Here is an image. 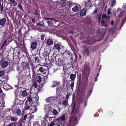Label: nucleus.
<instances>
[{
	"label": "nucleus",
	"instance_id": "f257e3e1",
	"mask_svg": "<svg viewBox=\"0 0 126 126\" xmlns=\"http://www.w3.org/2000/svg\"><path fill=\"white\" fill-rule=\"evenodd\" d=\"M36 70L38 74L42 75L43 76L46 77V79L48 78V71L46 69V67L43 65L40 64L38 65V66Z\"/></svg>",
	"mask_w": 126,
	"mask_h": 126
},
{
	"label": "nucleus",
	"instance_id": "f03ea898",
	"mask_svg": "<svg viewBox=\"0 0 126 126\" xmlns=\"http://www.w3.org/2000/svg\"><path fill=\"white\" fill-rule=\"evenodd\" d=\"M77 111H76L74 115H71L72 116L69 120V124L67 126H74L78 123V122L77 121V117H80L81 115H79Z\"/></svg>",
	"mask_w": 126,
	"mask_h": 126
},
{
	"label": "nucleus",
	"instance_id": "7ed1b4c3",
	"mask_svg": "<svg viewBox=\"0 0 126 126\" xmlns=\"http://www.w3.org/2000/svg\"><path fill=\"white\" fill-rule=\"evenodd\" d=\"M90 67L86 64H85L82 70L83 77H88L90 74Z\"/></svg>",
	"mask_w": 126,
	"mask_h": 126
},
{
	"label": "nucleus",
	"instance_id": "20e7f679",
	"mask_svg": "<svg viewBox=\"0 0 126 126\" xmlns=\"http://www.w3.org/2000/svg\"><path fill=\"white\" fill-rule=\"evenodd\" d=\"M22 67L25 70V71L26 70L27 71L25 72V75L26 76H28L30 73V70L29 63L28 62L23 63L22 64Z\"/></svg>",
	"mask_w": 126,
	"mask_h": 126
},
{
	"label": "nucleus",
	"instance_id": "39448f33",
	"mask_svg": "<svg viewBox=\"0 0 126 126\" xmlns=\"http://www.w3.org/2000/svg\"><path fill=\"white\" fill-rule=\"evenodd\" d=\"M26 78L23 75H19L18 76V83L19 84L22 86L25 84V82H26Z\"/></svg>",
	"mask_w": 126,
	"mask_h": 126
},
{
	"label": "nucleus",
	"instance_id": "423d86ee",
	"mask_svg": "<svg viewBox=\"0 0 126 126\" xmlns=\"http://www.w3.org/2000/svg\"><path fill=\"white\" fill-rule=\"evenodd\" d=\"M20 93H21V95L22 97H24L27 96L28 94V90L23 87H19L18 88Z\"/></svg>",
	"mask_w": 126,
	"mask_h": 126
},
{
	"label": "nucleus",
	"instance_id": "0eeeda50",
	"mask_svg": "<svg viewBox=\"0 0 126 126\" xmlns=\"http://www.w3.org/2000/svg\"><path fill=\"white\" fill-rule=\"evenodd\" d=\"M22 108L23 107L21 105L16 107L14 111L17 116H20L21 115V110H22Z\"/></svg>",
	"mask_w": 126,
	"mask_h": 126
},
{
	"label": "nucleus",
	"instance_id": "6e6552de",
	"mask_svg": "<svg viewBox=\"0 0 126 126\" xmlns=\"http://www.w3.org/2000/svg\"><path fill=\"white\" fill-rule=\"evenodd\" d=\"M33 93H31L28 96L26 101L25 103H28L32 105L33 102V101H32V99L33 98Z\"/></svg>",
	"mask_w": 126,
	"mask_h": 126
},
{
	"label": "nucleus",
	"instance_id": "1a4fd4ad",
	"mask_svg": "<svg viewBox=\"0 0 126 126\" xmlns=\"http://www.w3.org/2000/svg\"><path fill=\"white\" fill-rule=\"evenodd\" d=\"M15 98L17 99L18 100L20 101H22L25 100V99L23 98V97H22L21 94H20V93L16 91L15 92Z\"/></svg>",
	"mask_w": 126,
	"mask_h": 126
},
{
	"label": "nucleus",
	"instance_id": "9d476101",
	"mask_svg": "<svg viewBox=\"0 0 126 126\" xmlns=\"http://www.w3.org/2000/svg\"><path fill=\"white\" fill-rule=\"evenodd\" d=\"M76 77L75 74H71L70 75V78L71 79L72 82L71 84H70L71 86V88L72 90L73 89L74 86V81Z\"/></svg>",
	"mask_w": 126,
	"mask_h": 126
},
{
	"label": "nucleus",
	"instance_id": "9b49d317",
	"mask_svg": "<svg viewBox=\"0 0 126 126\" xmlns=\"http://www.w3.org/2000/svg\"><path fill=\"white\" fill-rule=\"evenodd\" d=\"M58 64L59 66H63V70L64 69V65L65 64L64 63V60L63 59H61V58H60L58 59Z\"/></svg>",
	"mask_w": 126,
	"mask_h": 126
},
{
	"label": "nucleus",
	"instance_id": "f8f14e48",
	"mask_svg": "<svg viewBox=\"0 0 126 126\" xmlns=\"http://www.w3.org/2000/svg\"><path fill=\"white\" fill-rule=\"evenodd\" d=\"M31 105L28 103H25V107L24 108V110L25 111H26L29 110H30V109L31 107Z\"/></svg>",
	"mask_w": 126,
	"mask_h": 126
},
{
	"label": "nucleus",
	"instance_id": "ddd939ff",
	"mask_svg": "<svg viewBox=\"0 0 126 126\" xmlns=\"http://www.w3.org/2000/svg\"><path fill=\"white\" fill-rule=\"evenodd\" d=\"M56 120L57 121H61L64 122L66 121L65 115L64 114H62L61 116L57 118Z\"/></svg>",
	"mask_w": 126,
	"mask_h": 126
},
{
	"label": "nucleus",
	"instance_id": "4468645a",
	"mask_svg": "<svg viewBox=\"0 0 126 126\" xmlns=\"http://www.w3.org/2000/svg\"><path fill=\"white\" fill-rule=\"evenodd\" d=\"M6 19L5 18H3L0 19V25L3 27L6 24Z\"/></svg>",
	"mask_w": 126,
	"mask_h": 126
},
{
	"label": "nucleus",
	"instance_id": "2eb2a0df",
	"mask_svg": "<svg viewBox=\"0 0 126 126\" xmlns=\"http://www.w3.org/2000/svg\"><path fill=\"white\" fill-rule=\"evenodd\" d=\"M53 85L51 87L54 88L59 86L60 84L59 81H53L52 82Z\"/></svg>",
	"mask_w": 126,
	"mask_h": 126
},
{
	"label": "nucleus",
	"instance_id": "dca6fc26",
	"mask_svg": "<svg viewBox=\"0 0 126 126\" xmlns=\"http://www.w3.org/2000/svg\"><path fill=\"white\" fill-rule=\"evenodd\" d=\"M30 65L31 66V69L32 71L33 72L35 71V70H36L35 69H37L38 66V65H36L35 63H30Z\"/></svg>",
	"mask_w": 126,
	"mask_h": 126
},
{
	"label": "nucleus",
	"instance_id": "f3484780",
	"mask_svg": "<svg viewBox=\"0 0 126 126\" xmlns=\"http://www.w3.org/2000/svg\"><path fill=\"white\" fill-rule=\"evenodd\" d=\"M37 43L35 41H34L31 44V48L34 50L36 48Z\"/></svg>",
	"mask_w": 126,
	"mask_h": 126
},
{
	"label": "nucleus",
	"instance_id": "a211bd4d",
	"mask_svg": "<svg viewBox=\"0 0 126 126\" xmlns=\"http://www.w3.org/2000/svg\"><path fill=\"white\" fill-rule=\"evenodd\" d=\"M83 85L85 86L87 85L88 83V77H83Z\"/></svg>",
	"mask_w": 126,
	"mask_h": 126
},
{
	"label": "nucleus",
	"instance_id": "6ab92c4d",
	"mask_svg": "<svg viewBox=\"0 0 126 126\" xmlns=\"http://www.w3.org/2000/svg\"><path fill=\"white\" fill-rule=\"evenodd\" d=\"M100 40L99 39L98 40L96 41L95 40L93 39H92L90 40H88L87 42V44L88 45H93L96 42V41H99Z\"/></svg>",
	"mask_w": 126,
	"mask_h": 126
},
{
	"label": "nucleus",
	"instance_id": "aec40b11",
	"mask_svg": "<svg viewBox=\"0 0 126 126\" xmlns=\"http://www.w3.org/2000/svg\"><path fill=\"white\" fill-rule=\"evenodd\" d=\"M37 107L35 106H32L30 109V111L32 113H33L36 112L37 111Z\"/></svg>",
	"mask_w": 126,
	"mask_h": 126
},
{
	"label": "nucleus",
	"instance_id": "412c9836",
	"mask_svg": "<svg viewBox=\"0 0 126 126\" xmlns=\"http://www.w3.org/2000/svg\"><path fill=\"white\" fill-rule=\"evenodd\" d=\"M54 48L58 51H59L61 49L60 44L59 43L55 44L54 45Z\"/></svg>",
	"mask_w": 126,
	"mask_h": 126
},
{
	"label": "nucleus",
	"instance_id": "4be33fe9",
	"mask_svg": "<svg viewBox=\"0 0 126 126\" xmlns=\"http://www.w3.org/2000/svg\"><path fill=\"white\" fill-rule=\"evenodd\" d=\"M16 69L20 74H21L23 73V71L25 70L22 67H17Z\"/></svg>",
	"mask_w": 126,
	"mask_h": 126
},
{
	"label": "nucleus",
	"instance_id": "5701e85b",
	"mask_svg": "<svg viewBox=\"0 0 126 126\" xmlns=\"http://www.w3.org/2000/svg\"><path fill=\"white\" fill-rule=\"evenodd\" d=\"M9 64V62L5 59H4L3 61L2 64V67L3 68H6Z\"/></svg>",
	"mask_w": 126,
	"mask_h": 126
},
{
	"label": "nucleus",
	"instance_id": "b1692460",
	"mask_svg": "<svg viewBox=\"0 0 126 126\" xmlns=\"http://www.w3.org/2000/svg\"><path fill=\"white\" fill-rule=\"evenodd\" d=\"M63 88L61 86L58 87L56 89V93L57 94H59L62 91Z\"/></svg>",
	"mask_w": 126,
	"mask_h": 126
},
{
	"label": "nucleus",
	"instance_id": "393cba45",
	"mask_svg": "<svg viewBox=\"0 0 126 126\" xmlns=\"http://www.w3.org/2000/svg\"><path fill=\"white\" fill-rule=\"evenodd\" d=\"M85 6L88 7H91L93 6L90 0H88L87 2L85 3Z\"/></svg>",
	"mask_w": 126,
	"mask_h": 126
},
{
	"label": "nucleus",
	"instance_id": "a878e982",
	"mask_svg": "<svg viewBox=\"0 0 126 126\" xmlns=\"http://www.w3.org/2000/svg\"><path fill=\"white\" fill-rule=\"evenodd\" d=\"M80 5H75L74 6V7L72 8V10L74 12H77L79 10V7Z\"/></svg>",
	"mask_w": 126,
	"mask_h": 126
},
{
	"label": "nucleus",
	"instance_id": "bb28decb",
	"mask_svg": "<svg viewBox=\"0 0 126 126\" xmlns=\"http://www.w3.org/2000/svg\"><path fill=\"white\" fill-rule=\"evenodd\" d=\"M9 118L11 120L13 121H16L18 119L17 118L16 116L15 117L14 116H12L10 115Z\"/></svg>",
	"mask_w": 126,
	"mask_h": 126
},
{
	"label": "nucleus",
	"instance_id": "cd10ccee",
	"mask_svg": "<svg viewBox=\"0 0 126 126\" xmlns=\"http://www.w3.org/2000/svg\"><path fill=\"white\" fill-rule=\"evenodd\" d=\"M30 114H26L24 116H23L21 117V119L23 120H25L27 118L29 119L30 117Z\"/></svg>",
	"mask_w": 126,
	"mask_h": 126
},
{
	"label": "nucleus",
	"instance_id": "c85d7f7f",
	"mask_svg": "<svg viewBox=\"0 0 126 126\" xmlns=\"http://www.w3.org/2000/svg\"><path fill=\"white\" fill-rule=\"evenodd\" d=\"M67 54L69 56H70V57L71 60H72L73 59V55L71 53H70L68 51H66L64 53V55Z\"/></svg>",
	"mask_w": 126,
	"mask_h": 126
},
{
	"label": "nucleus",
	"instance_id": "c756f323",
	"mask_svg": "<svg viewBox=\"0 0 126 126\" xmlns=\"http://www.w3.org/2000/svg\"><path fill=\"white\" fill-rule=\"evenodd\" d=\"M37 82L36 81H34L33 83V84L32 85V88L33 87H34V90L35 89L36 90H37L38 91V88H37Z\"/></svg>",
	"mask_w": 126,
	"mask_h": 126
},
{
	"label": "nucleus",
	"instance_id": "7c9ffc66",
	"mask_svg": "<svg viewBox=\"0 0 126 126\" xmlns=\"http://www.w3.org/2000/svg\"><path fill=\"white\" fill-rule=\"evenodd\" d=\"M48 115L49 116V120H50L51 119V118L53 117V113L52 111H49V112L47 113Z\"/></svg>",
	"mask_w": 126,
	"mask_h": 126
},
{
	"label": "nucleus",
	"instance_id": "2f4dec72",
	"mask_svg": "<svg viewBox=\"0 0 126 126\" xmlns=\"http://www.w3.org/2000/svg\"><path fill=\"white\" fill-rule=\"evenodd\" d=\"M47 44L49 46H50L53 43L52 40L50 38L48 39L47 40Z\"/></svg>",
	"mask_w": 126,
	"mask_h": 126
},
{
	"label": "nucleus",
	"instance_id": "473e14b6",
	"mask_svg": "<svg viewBox=\"0 0 126 126\" xmlns=\"http://www.w3.org/2000/svg\"><path fill=\"white\" fill-rule=\"evenodd\" d=\"M92 90L93 88L92 87L89 88V91H88L87 93V95L88 97H89V96L91 95L92 92Z\"/></svg>",
	"mask_w": 126,
	"mask_h": 126
},
{
	"label": "nucleus",
	"instance_id": "72a5a7b5",
	"mask_svg": "<svg viewBox=\"0 0 126 126\" xmlns=\"http://www.w3.org/2000/svg\"><path fill=\"white\" fill-rule=\"evenodd\" d=\"M62 103L63 105H64V107L67 106V105L68 104V100L66 99L64 100L63 101Z\"/></svg>",
	"mask_w": 126,
	"mask_h": 126
},
{
	"label": "nucleus",
	"instance_id": "f704fd0d",
	"mask_svg": "<svg viewBox=\"0 0 126 126\" xmlns=\"http://www.w3.org/2000/svg\"><path fill=\"white\" fill-rule=\"evenodd\" d=\"M85 93V89H81L80 90V94L82 97L84 95Z\"/></svg>",
	"mask_w": 126,
	"mask_h": 126
},
{
	"label": "nucleus",
	"instance_id": "c9c22d12",
	"mask_svg": "<svg viewBox=\"0 0 126 126\" xmlns=\"http://www.w3.org/2000/svg\"><path fill=\"white\" fill-rule=\"evenodd\" d=\"M86 11L84 9H83L80 12V15L81 16H83L85 15L86 13Z\"/></svg>",
	"mask_w": 126,
	"mask_h": 126
},
{
	"label": "nucleus",
	"instance_id": "e433bc0d",
	"mask_svg": "<svg viewBox=\"0 0 126 126\" xmlns=\"http://www.w3.org/2000/svg\"><path fill=\"white\" fill-rule=\"evenodd\" d=\"M83 51L85 53L87 54V55H89V51L88 48H85L83 50Z\"/></svg>",
	"mask_w": 126,
	"mask_h": 126
},
{
	"label": "nucleus",
	"instance_id": "4c0bfd02",
	"mask_svg": "<svg viewBox=\"0 0 126 126\" xmlns=\"http://www.w3.org/2000/svg\"><path fill=\"white\" fill-rule=\"evenodd\" d=\"M36 80L38 81L39 83H40L42 80V78L40 76H38L36 78Z\"/></svg>",
	"mask_w": 126,
	"mask_h": 126
},
{
	"label": "nucleus",
	"instance_id": "58836bf2",
	"mask_svg": "<svg viewBox=\"0 0 126 126\" xmlns=\"http://www.w3.org/2000/svg\"><path fill=\"white\" fill-rule=\"evenodd\" d=\"M47 23L49 26L51 27H52L54 23L53 20L48 21L47 22Z\"/></svg>",
	"mask_w": 126,
	"mask_h": 126
},
{
	"label": "nucleus",
	"instance_id": "ea45409f",
	"mask_svg": "<svg viewBox=\"0 0 126 126\" xmlns=\"http://www.w3.org/2000/svg\"><path fill=\"white\" fill-rule=\"evenodd\" d=\"M53 113V115H57L59 112H58L57 110L56 109H53L52 111H51Z\"/></svg>",
	"mask_w": 126,
	"mask_h": 126
},
{
	"label": "nucleus",
	"instance_id": "a19ab883",
	"mask_svg": "<svg viewBox=\"0 0 126 126\" xmlns=\"http://www.w3.org/2000/svg\"><path fill=\"white\" fill-rule=\"evenodd\" d=\"M3 96H5V95L3 93L1 88L0 87V97L3 98Z\"/></svg>",
	"mask_w": 126,
	"mask_h": 126
},
{
	"label": "nucleus",
	"instance_id": "79ce46f5",
	"mask_svg": "<svg viewBox=\"0 0 126 126\" xmlns=\"http://www.w3.org/2000/svg\"><path fill=\"white\" fill-rule=\"evenodd\" d=\"M101 25L102 26H103L104 27H106L107 26V24L105 23V22L103 19H102L101 20Z\"/></svg>",
	"mask_w": 126,
	"mask_h": 126
},
{
	"label": "nucleus",
	"instance_id": "37998d69",
	"mask_svg": "<svg viewBox=\"0 0 126 126\" xmlns=\"http://www.w3.org/2000/svg\"><path fill=\"white\" fill-rule=\"evenodd\" d=\"M67 4L69 7H71V6H73L74 5L72 1H69Z\"/></svg>",
	"mask_w": 126,
	"mask_h": 126
},
{
	"label": "nucleus",
	"instance_id": "c03bdc74",
	"mask_svg": "<svg viewBox=\"0 0 126 126\" xmlns=\"http://www.w3.org/2000/svg\"><path fill=\"white\" fill-rule=\"evenodd\" d=\"M45 19L47 20H48L50 19H53L54 20V21L55 22H57V21L55 19H54L53 18H50L49 17H45Z\"/></svg>",
	"mask_w": 126,
	"mask_h": 126
},
{
	"label": "nucleus",
	"instance_id": "a18cd8bd",
	"mask_svg": "<svg viewBox=\"0 0 126 126\" xmlns=\"http://www.w3.org/2000/svg\"><path fill=\"white\" fill-rule=\"evenodd\" d=\"M5 73V71H0V77H2Z\"/></svg>",
	"mask_w": 126,
	"mask_h": 126
},
{
	"label": "nucleus",
	"instance_id": "49530a36",
	"mask_svg": "<svg viewBox=\"0 0 126 126\" xmlns=\"http://www.w3.org/2000/svg\"><path fill=\"white\" fill-rule=\"evenodd\" d=\"M126 21V15L125 18L123 19L122 20L121 27H122L124 25V24L125 22Z\"/></svg>",
	"mask_w": 126,
	"mask_h": 126
},
{
	"label": "nucleus",
	"instance_id": "de8ad7c7",
	"mask_svg": "<svg viewBox=\"0 0 126 126\" xmlns=\"http://www.w3.org/2000/svg\"><path fill=\"white\" fill-rule=\"evenodd\" d=\"M36 26L37 27H44V26L43 24H41L39 23H37L36 24Z\"/></svg>",
	"mask_w": 126,
	"mask_h": 126
},
{
	"label": "nucleus",
	"instance_id": "09e8293b",
	"mask_svg": "<svg viewBox=\"0 0 126 126\" xmlns=\"http://www.w3.org/2000/svg\"><path fill=\"white\" fill-rule=\"evenodd\" d=\"M20 43L21 46H23L26 44H24V40L23 39H21L20 40Z\"/></svg>",
	"mask_w": 126,
	"mask_h": 126
},
{
	"label": "nucleus",
	"instance_id": "8fccbe9b",
	"mask_svg": "<svg viewBox=\"0 0 126 126\" xmlns=\"http://www.w3.org/2000/svg\"><path fill=\"white\" fill-rule=\"evenodd\" d=\"M44 119L47 121V119H49V116L47 113L45 115V117H44Z\"/></svg>",
	"mask_w": 126,
	"mask_h": 126
},
{
	"label": "nucleus",
	"instance_id": "3c124183",
	"mask_svg": "<svg viewBox=\"0 0 126 126\" xmlns=\"http://www.w3.org/2000/svg\"><path fill=\"white\" fill-rule=\"evenodd\" d=\"M55 58H54V57H51L50 61L51 62V63H53L54 61V60H55Z\"/></svg>",
	"mask_w": 126,
	"mask_h": 126
},
{
	"label": "nucleus",
	"instance_id": "603ef678",
	"mask_svg": "<svg viewBox=\"0 0 126 126\" xmlns=\"http://www.w3.org/2000/svg\"><path fill=\"white\" fill-rule=\"evenodd\" d=\"M35 59V62H36L37 61V62H39V57L38 56H36L34 57Z\"/></svg>",
	"mask_w": 126,
	"mask_h": 126
},
{
	"label": "nucleus",
	"instance_id": "864d4df0",
	"mask_svg": "<svg viewBox=\"0 0 126 126\" xmlns=\"http://www.w3.org/2000/svg\"><path fill=\"white\" fill-rule=\"evenodd\" d=\"M115 0H112V1H111V6H113L114 5H115Z\"/></svg>",
	"mask_w": 126,
	"mask_h": 126
},
{
	"label": "nucleus",
	"instance_id": "5fc2aeb1",
	"mask_svg": "<svg viewBox=\"0 0 126 126\" xmlns=\"http://www.w3.org/2000/svg\"><path fill=\"white\" fill-rule=\"evenodd\" d=\"M38 123V122L37 121H36L33 125L34 126H39V125Z\"/></svg>",
	"mask_w": 126,
	"mask_h": 126
},
{
	"label": "nucleus",
	"instance_id": "6e6d98bb",
	"mask_svg": "<svg viewBox=\"0 0 126 126\" xmlns=\"http://www.w3.org/2000/svg\"><path fill=\"white\" fill-rule=\"evenodd\" d=\"M0 12H1L2 11H3V5L2 4V5H1V3H0Z\"/></svg>",
	"mask_w": 126,
	"mask_h": 126
},
{
	"label": "nucleus",
	"instance_id": "4d7b16f0",
	"mask_svg": "<svg viewBox=\"0 0 126 126\" xmlns=\"http://www.w3.org/2000/svg\"><path fill=\"white\" fill-rule=\"evenodd\" d=\"M45 37V35L44 34H42L41 36V38L42 40H43L44 39V38Z\"/></svg>",
	"mask_w": 126,
	"mask_h": 126
},
{
	"label": "nucleus",
	"instance_id": "13d9d810",
	"mask_svg": "<svg viewBox=\"0 0 126 126\" xmlns=\"http://www.w3.org/2000/svg\"><path fill=\"white\" fill-rule=\"evenodd\" d=\"M75 104L74 105V106H73L72 107V111L71 112V114L73 113L74 111V110H75Z\"/></svg>",
	"mask_w": 126,
	"mask_h": 126
},
{
	"label": "nucleus",
	"instance_id": "bf43d9fd",
	"mask_svg": "<svg viewBox=\"0 0 126 126\" xmlns=\"http://www.w3.org/2000/svg\"><path fill=\"white\" fill-rule=\"evenodd\" d=\"M17 5L18 7H19V9L21 10H22L23 9L22 7V6H21V4H18Z\"/></svg>",
	"mask_w": 126,
	"mask_h": 126
},
{
	"label": "nucleus",
	"instance_id": "052dcab7",
	"mask_svg": "<svg viewBox=\"0 0 126 126\" xmlns=\"http://www.w3.org/2000/svg\"><path fill=\"white\" fill-rule=\"evenodd\" d=\"M21 29H20L19 30L18 32V34L20 36H21L22 35V33H21Z\"/></svg>",
	"mask_w": 126,
	"mask_h": 126
},
{
	"label": "nucleus",
	"instance_id": "680f3d73",
	"mask_svg": "<svg viewBox=\"0 0 126 126\" xmlns=\"http://www.w3.org/2000/svg\"><path fill=\"white\" fill-rule=\"evenodd\" d=\"M31 19L32 20V22L33 23H35V18H31Z\"/></svg>",
	"mask_w": 126,
	"mask_h": 126
},
{
	"label": "nucleus",
	"instance_id": "e2e57ef3",
	"mask_svg": "<svg viewBox=\"0 0 126 126\" xmlns=\"http://www.w3.org/2000/svg\"><path fill=\"white\" fill-rule=\"evenodd\" d=\"M123 15V12H121L119 14V15L118 16L119 17H122Z\"/></svg>",
	"mask_w": 126,
	"mask_h": 126
},
{
	"label": "nucleus",
	"instance_id": "0e129e2a",
	"mask_svg": "<svg viewBox=\"0 0 126 126\" xmlns=\"http://www.w3.org/2000/svg\"><path fill=\"white\" fill-rule=\"evenodd\" d=\"M23 124L22 122H20L18 123V125L17 126H22Z\"/></svg>",
	"mask_w": 126,
	"mask_h": 126
},
{
	"label": "nucleus",
	"instance_id": "69168bd1",
	"mask_svg": "<svg viewBox=\"0 0 126 126\" xmlns=\"http://www.w3.org/2000/svg\"><path fill=\"white\" fill-rule=\"evenodd\" d=\"M35 15H38V10H36L35 11Z\"/></svg>",
	"mask_w": 126,
	"mask_h": 126
},
{
	"label": "nucleus",
	"instance_id": "338daca9",
	"mask_svg": "<svg viewBox=\"0 0 126 126\" xmlns=\"http://www.w3.org/2000/svg\"><path fill=\"white\" fill-rule=\"evenodd\" d=\"M7 40H5L3 42V44L5 45L7 43Z\"/></svg>",
	"mask_w": 126,
	"mask_h": 126
},
{
	"label": "nucleus",
	"instance_id": "774afa93",
	"mask_svg": "<svg viewBox=\"0 0 126 126\" xmlns=\"http://www.w3.org/2000/svg\"><path fill=\"white\" fill-rule=\"evenodd\" d=\"M102 17L103 18H107V16L106 14H103L102 16Z\"/></svg>",
	"mask_w": 126,
	"mask_h": 126
}]
</instances>
